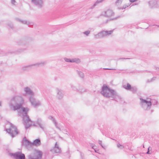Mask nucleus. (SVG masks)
<instances>
[{
  "label": "nucleus",
  "mask_w": 159,
  "mask_h": 159,
  "mask_svg": "<svg viewBox=\"0 0 159 159\" xmlns=\"http://www.w3.org/2000/svg\"><path fill=\"white\" fill-rule=\"evenodd\" d=\"M24 102V100L21 97L16 96L11 99L9 106L11 109L12 108L13 110L15 111L21 108V112L22 114L23 123L25 129H27L31 125L32 122L27 115L29 109L27 107L21 108Z\"/></svg>",
  "instance_id": "obj_1"
},
{
  "label": "nucleus",
  "mask_w": 159,
  "mask_h": 159,
  "mask_svg": "<svg viewBox=\"0 0 159 159\" xmlns=\"http://www.w3.org/2000/svg\"><path fill=\"white\" fill-rule=\"evenodd\" d=\"M101 93L104 97L113 99L117 96L116 92L113 90L111 89L106 85H103L102 87Z\"/></svg>",
  "instance_id": "obj_2"
},
{
  "label": "nucleus",
  "mask_w": 159,
  "mask_h": 159,
  "mask_svg": "<svg viewBox=\"0 0 159 159\" xmlns=\"http://www.w3.org/2000/svg\"><path fill=\"white\" fill-rule=\"evenodd\" d=\"M31 40L30 38L25 37L19 41L17 44L20 46V49L17 51L18 52H21L25 50L27 47V45Z\"/></svg>",
  "instance_id": "obj_3"
},
{
  "label": "nucleus",
  "mask_w": 159,
  "mask_h": 159,
  "mask_svg": "<svg viewBox=\"0 0 159 159\" xmlns=\"http://www.w3.org/2000/svg\"><path fill=\"white\" fill-rule=\"evenodd\" d=\"M140 105L144 110H148L150 109L152 103L150 101L147 100L142 98H140Z\"/></svg>",
  "instance_id": "obj_4"
},
{
  "label": "nucleus",
  "mask_w": 159,
  "mask_h": 159,
  "mask_svg": "<svg viewBox=\"0 0 159 159\" xmlns=\"http://www.w3.org/2000/svg\"><path fill=\"white\" fill-rule=\"evenodd\" d=\"M113 30L110 31H102L98 33V34L94 35V38L95 39H98L103 38L107 35H111L113 32Z\"/></svg>",
  "instance_id": "obj_5"
},
{
  "label": "nucleus",
  "mask_w": 159,
  "mask_h": 159,
  "mask_svg": "<svg viewBox=\"0 0 159 159\" xmlns=\"http://www.w3.org/2000/svg\"><path fill=\"white\" fill-rule=\"evenodd\" d=\"M42 152L38 150H35L33 152L28 156V159H41Z\"/></svg>",
  "instance_id": "obj_6"
},
{
  "label": "nucleus",
  "mask_w": 159,
  "mask_h": 159,
  "mask_svg": "<svg viewBox=\"0 0 159 159\" xmlns=\"http://www.w3.org/2000/svg\"><path fill=\"white\" fill-rule=\"evenodd\" d=\"M11 127L9 129H7L6 131L8 133L12 138L14 137L15 136L19 134L16 128L13 124L10 123Z\"/></svg>",
  "instance_id": "obj_7"
},
{
  "label": "nucleus",
  "mask_w": 159,
  "mask_h": 159,
  "mask_svg": "<svg viewBox=\"0 0 159 159\" xmlns=\"http://www.w3.org/2000/svg\"><path fill=\"white\" fill-rule=\"evenodd\" d=\"M9 155L15 159H25V156L24 154L21 152H18L15 153H10Z\"/></svg>",
  "instance_id": "obj_8"
},
{
  "label": "nucleus",
  "mask_w": 159,
  "mask_h": 159,
  "mask_svg": "<svg viewBox=\"0 0 159 159\" xmlns=\"http://www.w3.org/2000/svg\"><path fill=\"white\" fill-rule=\"evenodd\" d=\"M29 101L32 106L35 108L41 105L40 102L35 99L34 97V95L30 97Z\"/></svg>",
  "instance_id": "obj_9"
},
{
  "label": "nucleus",
  "mask_w": 159,
  "mask_h": 159,
  "mask_svg": "<svg viewBox=\"0 0 159 159\" xmlns=\"http://www.w3.org/2000/svg\"><path fill=\"white\" fill-rule=\"evenodd\" d=\"M31 2L39 8L43 7V0H31Z\"/></svg>",
  "instance_id": "obj_10"
},
{
  "label": "nucleus",
  "mask_w": 159,
  "mask_h": 159,
  "mask_svg": "<svg viewBox=\"0 0 159 159\" xmlns=\"http://www.w3.org/2000/svg\"><path fill=\"white\" fill-rule=\"evenodd\" d=\"M102 15L106 17H111L114 15V13L111 10L108 9L106 11L102 12Z\"/></svg>",
  "instance_id": "obj_11"
},
{
  "label": "nucleus",
  "mask_w": 159,
  "mask_h": 159,
  "mask_svg": "<svg viewBox=\"0 0 159 159\" xmlns=\"http://www.w3.org/2000/svg\"><path fill=\"white\" fill-rule=\"evenodd\" d=\"M24 91L26 93L23 94L24 96H25L26 94L29 95L30 97L34 95V92L29 87H25L24 88Z\"/></svg>",
  "instance_id": "obj_12"
},
{
  "label": "nucleus",
  "mask_w": 159,
  "mask_h": 159,
  "mask_svg": "<svg viewBox=\"0 0 159 159\" xmlns=\"http://www.w3.org/2000/svg\"><path fill=\"white\" fill-rule=\"evenodd\" d=\"M16 20L22 23L27 25L30 26H33L34 25V23L33 22L30 21L22 20L18 18H16Z\"/></svg>",
  "instance_id": "obj_13"
},
{
  "label": "nucleus",
  "mask_w": 159,
  "mask_h": 159,
  "mask_svg": "<svg viewBox=\"0 0 159 159\" xmlns=\"http://www.w3.org/2000/svg\"><path fill=\"white\" fill-rule=\"evenodd\" d=\"M50 151L53 153H59L61 152V149L59 147L57 143H55L54 147L50 150Z\"/></svg>",
  "instance_id": "obj_14"
},
{
  "label": "nucleus",
  "mask_w": 159,
  "mask_h": 159,
  "mask_svg": "<svg viewBox=\"0 0 159 159\" xmlns=\"http://www.w3.org/2000/svg\"><path fill=\"white\" fill-rule=\"evenodd\" d=\"M37 123L39 125V127L43 130H44L45 127V124L44 122H42L40 118H38L36 121Z\"/></svg>",
  "instance_id": "obj_15"
},
{
  "label": "nucleus",
  "mask_w": 159,
  "mask_h": 159,
  "mask_svg": "<svg viewBox=\"0 0 159 159\" xmlns=\"http://www.w3.org/2000/svg\"><path fill=\"white\" fill-rule=\"evenodd\" d=\"M57 93V97L59 99H61L63 97V91L62 90L59 89H56Z\"/></svg>",
  "instance_id": "obj_16"
},
{
  "label": "nucleus",
  "mask_w": 159,
  "mask_h": 159,
  "mask_svg": "<svg viewBox=\"0 0 159 159\" xmlns=\"http://www.w3.org/2000/svg\"><path fill=\"white\" fill-rule=\"evenodd\" d=\"M46 63V62L45 61L40 62L35 64H33L31 65H28L26 66L27 67H29L32 66H44Z\"/></svg>",
  "instance_id": "obj_17"
},
{
  "label": "nucleus",
  "mask_w": 159,
  "mask_h": 159,
  "mask_svg": "<svg viewBox=\"0 0 159 159\" xmlns=\"http://www.w3.org/2000/svg\"><path fill=\"white\" fill-rule=\"evenodd\" d=\"M23 143L26 147H31L32 146V143L26 139L23 140Z\"/></svg>",
  "instance_id": "obj_18"
},
{
  "label": "nucleus",
  "mask_w": 159,
  "mask_h": 159,
  "mask_svg": "<svg viewBox=\"0 0 159 159\" xmlns=\"http://www.w3.org/2000/svg\"><path fill=\"white\" fill-rule=\"evenodd\" d=\"M32 146L34 145L36 146H40L41 144V141L40 139H38L34 140L32 143Z\"/></svg>",
  "instance_id": "obj_19"
},
{
  "label": "nucleus",
  "mask_w": 159,
  "mask_h": 159,
  "mask_svg": "<svg viewBox=\"0 0 159 159\" xmlns=\"http://www.w3.org/2000/svg\"><path fill=\"white\" fill-rule=\"evenodd\" d=\"M48 118L49 119L52 120V121L53 122L54 124L55 125V126L56 127V128L59 129L60 131L61 130L60 128L57 126V122L56 121L55 119L53 117H52V116H48Z\"/></svg>",
  "instance_id": "obj_20"
},
{
  "label": "nucleus",
  "mask_w": 159,
  "mask_h": 159,
  "mask_svg": "<svg viewBox=\"0 0 159 159\" xmlns=\"http://www.w3.org/2000/svg\"><path fill=\"white\" fill-rule=\"evenodd\" d=\"M70 86L72 90L77 92L78 91V89L75 85L72 84H70Z\"/></svg>",
  "instance_id": "obj_21"
},
{
  "label": "nucleus",
  "mask_w": 159,
  "mask_h": 159,
  "mask_svg": "<svg viewBox=\"0 0 159 159\" xmlns=\"http://www.w3.org/2000/svg\"><path fill=\"white\" fill-rule=\"evenodd\" d=\"M80 62V60L78 58L72 59V63L75 62L77 63H79Z\"/></svg>",
  "instance_id": "obj_22"
},
{
  "label": "nucleus",
  "mask_w": 159,
  "mask_h": 159,
  "mask_svg": "<svg viewBox=\"0 0 159 159\" xmlns=\"http://www.w3.org/2000/svg\"><path fill=\"white\" fill-rule=\"evenodd\" d=\"M123 87L127 90H130L132 87L129 83H127V85H123Z\"/></svg>",
  "instance_id": "obj_23"
},
{
  "label": "nucleus",
  "mask_w": 159,
  "mask_h": 159,
  "mask_svg": "<svg viewBox=\"0 0 159 159\" xmlns=\"http://www.w3.org/2000/svg\"><path fill=\"white\" fill-rule=\"evenodd\" d=\"M86 91V90L84 88H79L78 89V91L77 92H78L80 93H82L84 92H85Z\"/></svg>",
  "instance_id": "obj_24"
},
{
  "label": "nucleus",
  "mask_w": 159,
  "mask_h": 159,
  "mask_svg": "<svg viewBox=\"0 0 159 159\" xmlns=\"http://www.w3.org/2000/svg\"><path fill=\"white\" fill-rule=\"evenodd\" d=\"M122 0H117L115 4L116 6H119L121 5L122 2Z\"/></svg>",
  "instance_id": "obj_25"
},
{
  "label": "nucleus",
  "mask_w": 159,
  "mask_h": 159,
  "mask_svg": "<svg viewBox=\"0 0 159 159\" xmlns=\"http://www.w3.org/2000/svg\"><path fill=\"white\" fill-rule=\"evenodd\" d=\"M78 73L79 76L81 78H83L84 77V75L82 72L81 71H78Z\"/></svg>",
  "instance_id": "obj_26"
},
{
  "label": "nucleus",
  "mask_w": 159,
  "mask_h": 159,
  "mask_svg": "<svg viewBox=\"0 0 159 159\" xmlns=\"http://www.w3.org/2000/svg\"><path fill=\"white\" fill-rule=\"evenodd\" d=\"M90 31L89 30H87L84 32L83 33L86 36H89V34H90Z\"/></svg>",
  "instance_id": "obj_27"
},
{
  "label": "nucleus",
  "mask_w": 159,
  "mask_h": 159,
  "mask_svg": "<svg viewBox=\"0 0 159 159\" xmlns=\"http://www.w3.org/2000/svg\"><path fill=\"white\" fill-rule=\"evenodd\" d=\"M130 90L133 92L134 93L137 91V88L135 87H131Z\"/></svg>",
  "instance_id": "obj_28"
},
{
  "label": "nucleus",
  "mask_w": 159,
  "mask_h": 159,
  "mask_svg": "<svg viewBox=\"0 0 159 159\" xmlns=\"http://www.w3.org/2000/svg\"><path fill=\"white\" fill-rule=\"evenodd\" d=\"M103 0H98L93 5V7H95L98 3H101L103 1Z\"/></svg>",
  "instance_id": "obj_29"
},
{
  "label": "nucleus",
  "mask_w": 159,
  "mask_h": 159,
  "mask_svg": "<svg viewBox=\"0 0 159 159\" xmlns=\"http://www.w3.org/2000/svg\"><path fill=\"white\" fill-rule=\"evenodd\" d=\"M64 60L66 62H70L72 63V59L68 58L66 57H65L64 58Z\"/></svg>",
  "instance_id": "obj_30"
},
{
  "label": "nucleus",
  "mask_w": 159,
  "mask_h": 159,
  "mask_svg": "<svg viewBox=\"0 0 159 159\" xmlns=\"http://www.w3.org/2000/svg\"><path fill=\"white\" fill-rule=\"evenodd\" d=\"M7 25H8L10 28L12 29L13 27V25L12 23L11 22H9L7 23Z\"/></svg>",
  "instance_id": "obj_31"
},
{
  "label": "nucleus",
  "mask_w": 159,
  "mask_h": 159,
  "mask_svg": "<svg viewBox=\"0 0 159 159\" xmlns=\"http://www.w3.org/2000/svg\"><path fill=\"white\" fill-rule=\"evenodd\" d=\"M117 147H118V148L120 149H123L124 148V147L123 146V145L120 144V143H118L117 144Z\"/></svg>",
  "instance_id": "obj_32"
},
{
  "label": "nucleus",
  "mask_w": 159,
  "mask_h": 159,
  "mask_svg": "<svg viewBox=\"0 0 159 159\" xmlns=\"http://www.w3.org/2000/svg\"><path fill=\"white\" fill-rule=\"evenodd\" d=\"M11 1L12 5H16L17 4V2L15 0H11Z\"/></svg>",
  "instance_id": "obj_33"
},
{
  "label": "nucleus",
  "mask_w": 159,
  "mask_h": 159,
  "mask_svg": "<svg viewBox=\"0 0 159 159\" xmlns=\"http://www.w3.org/2000/svg\"><path fill=\"white\" fill-rule=\"evenodd\" d=\"M152 148L150 147H148V150L147 152H146V153L147 154H151V152H150V150H151Z\"/></svg>",
  "instance_id": "obj_34"
},
{
  "label": "nucleus",
  "mask_w": 159,
  "mask_h": 159,
  "mask_svg": "<svg viewBox=\"0 0 159 159\" xmlns=\"http://www.w3.org/2000/svg\"><path fill=\"white\" fill-rule=\"evenodd\" d=\"M156 79V77H153L151 79V80L150 81H149V80H147V82H149L155 80Z\"/></svg>",
  "instance_id": "obj_35"
},
{
  "label": "nucleus",
  "mask_w": 159,
  "mask_h": 159,
  "mask_svg": "<svg viewBox=\"0 0 159 159\" xmlns=\"http://www.w3.org/2000/svg\"><path fill=\"white\" fill-rule=\"evenodd\" d=\"M102 141L101 140H99L98 141V143L102 147V148H104L103 147V145H102Z\"/></svg>",
  "instance_id": "obj_36"
},
{
  "label": "nucleus",
  "mask_w": 159,
  "mask_h": 159,
  "mask_svg": "<svg viewBox=\"0 0 159 159\" xmlns=\"http://www.w3.org/2000/svg\"><path fill=\"white\" fill-rule=\"evenodd\" d=\"M104 70H116V69H109V68H103Z\"/></svg>",
  "instance_id": "obj_37"
},
{
  "label": "nucleus",
  "mask_w": 159,
  "mask_h": 159,
  "mask_svg": "<svg viewBox=\"0 0 159 159\" xmlns=\"http://www.w3.org/2000/svg\"><path fill=\"white\" fill-rule=\"evenodd\" d=\"M63 132L64 133V134H67V131H66V130L64 129L63 130Z\"/></svg>",
  "instance_id": "obj_38"
},
{
  "label": "nucleus",
  "mask_w": 159,
  "mask_h": 159,
  "mask_svg": "<svg viewBox=\"0 0 159 159\" xmlns=\"http://www.w3.org/2000/svg\"><path fill=\"white\" fill-rule=\"evenodd\" d=\"M129 58H120L119 59H130Z\"/></svg>",
  "instance_id": "obj_39"
},
{
  "label": "nucleus",
  "mask_w": 159,
  "mask_h": 159,
  "mask_svg": "<svg viewBox=\"0 0 159 159\" xmlns=\"http://www.w3.org/2000/svg\"><path fill=\"white\" fill-rule=\"evenodd\" d=\"M156 70L157 71H159V67H156Z\"/></svg>",
  "instance_id": "obj_40"
},
{
  "label": "nucleus",
  "mask_w": 159,
  "mask_h": 159,
  "mask_svg": "<svg viewBox=\"0 0 159 159\" xmlns=\"http://www.w3.org/2000/svg\"><path fill=\"white\" fill-rule=\"evenodd\" d=\"M137 0H129L131 2H134Z\"/></svg>",
  "instance_id": "obj_41"
},
{
  "label": "nucleus",
  "mask_w": 159,
  "mask_h": 159,
  "mask_svg": "<svg viewBox=\"0 0 159 159\" xmlns=\"http://www.w3.org/2000/svg\"><path fill=\"white\" fill-rule=\"evenodd\" d=\"M118 18V17H116L115 18L112 19V20H116Z\"/></svg>",
  "instance_id": "obj_42"
},
{
  "label": "nucleus",
  "mask_w": 159,
  "mask_h": 159,
  "mask_svg": "<svg viewBox=\"0 0 159 159\" xmlns=\"http://www.w3.org/2000/svg\"><path fill=\"white\" fill-rule=\"evenodd\" d=\"M126 8V7H123L122 9H125V8Z\"/></svg>",
  "instance_id": "obj_43"
},
{
  "label": "nucleus",
  "mask_w": 159,
  "mask_h": 159,
  "mask_svg": "<svg viewBox=\"0 0 159 159\" xmlns=\"http://www.w3.org/2000/svg\"><path fill=\"white\" fill-rule=\"evenodd\" d=\"M1 106V102H0V106Z\"/></svg>",
  "instance_id": "obj_44"
},
{
  "label": "nucleus",
  "mask_w": 159,
  "mask_h": 159,
  "mask_svg": "<svg viewBox=\"0 0 159 159\" xmlns=\"http://www.w3.org/2000/svg\"><path fill=\"white\" fill-rule=\"evenodd\" d=\"M157 101H156V103H157Z\"/></svg>",
  "instance_id": "obj_45"
},
{
  "label": "nucleus",
  "mask_w": 159,
  "mask_h": 159,
  "mask_svg": "<svg viewBox=\"0 0 159 159\" xmlns=\"http://www.w3.org/2000/svg\"><path fill=\"white\" fill-rule=\"evenodd\" d=\"M158 27H159V26Z\"/></svg>",
  "instance_id": "obj_46"
}]
</instances>
